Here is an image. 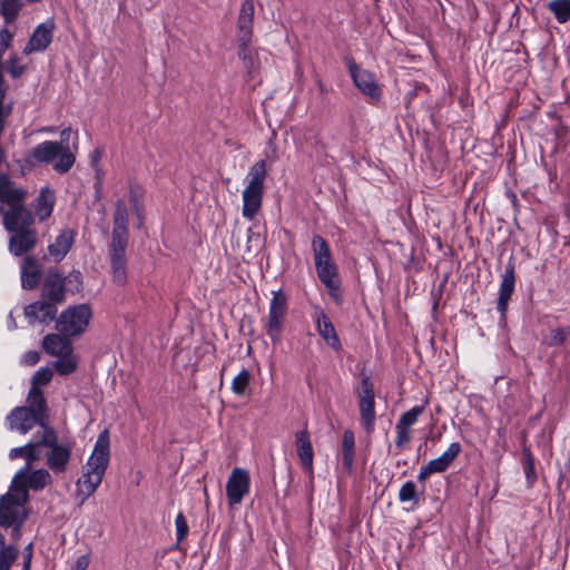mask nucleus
<instances>
[{"label":"nucleus","instance_id":"f257e3e1","mask_svg":"<svg viewBox=\"0 0 570 570\" xmlns=\"http://www.w3.org/2000/svg\"><path fill=\"white\" fill-rule=\"evenodd\" d=\"M28 500L26 485L17 481H12L9 491L0 497V531L4 534L9 531L13 542L20 541L21 529L28 518Z\"/></svg>","mask_w":570,"mask_h":570},{"label":"nucleus","instance_id":"f03ea898","mask_svg":"<svg viewBox=\"0 0 570 570\" xmlns=\"http://www.w3.org/2000/svg\"><path fill=\"white\" fill-rule=\"evenodd\" d=\"M110 460L109 433L104 430L97 438L81 478L77 481V495L83 503L100 485Z\"/></svg>","mask_w":570,"mask_h":570},{"label":"nucleus","instance_id":"7ed1b4c3","mask_svg":"<svg viewBox=\"0 0 570 570\" xmlns=\"http://www.w3.org/2000/svg\"><path fill=\"white\" fill-rule=\"evenodd\" d=\"M26 189L16 186L8 175H0V214L4 228H12L13 219L30 220L31 212L26 207Z\"/></svg>","mask_w":570,"mask_h":570},{"label":"nucleus","instance_id":"20e7f679","mask_svg":"<svg viewBox=\"0 0 570 570\" xmlns=\"http://www.w3.org/2000/svg\"><path fill=\"white\" fill-rule=\"evenodd\" d=\"M266 177L267 166L265 160L254 163L245 176V188L242 194V214L249 220H252L262 208Z\"/></svg>","mask_w":570,"mask_h":570},{"label":"nucleus","instance_id":"39448f33","mask_svg":"<svg viewBox=\"0 0 570 570\" xmlns=\"http://www.w3.org/2000/svg\"><path fill=\"white\" fill-rule=\"evenodd\" d=\"M39 449L42 451L46 465L56 474L65 473L71 460L72 445L69 442H60L56 429H47L45 434H39Z\"/></svg>","mask_w":570,"mask_h":570},{"label":"nucleus","instance_id":"423d86ee","mask_svg":"<svg viewBox=\"0 0 570 570\" xmlns=\"http://www.w3.org/2000/svg\"><path fill=\"white\" fill-rule=\"evenodd\" d=\"M30 157L38 164H51L58 174L68 173L76 161V156L69 145L52 140L36 145L30 151Z\"/></svg>","mask_w":570,"mask_h":570},{"label":"nucleus","instance_id":"0eeeda50","mask_svg":"<svg viewBox=\"0 0 570 570\" xmlns=\"http://www.w3.org/2000/svg\"><path fill=\"white\" fill-rule=\"evenodd\" d=\"M312 249L318 278L330 291V294L332 296H336V292L338 289L337 268L332 259L327 242L322 236L314 235L312 239Z\"/></svg>","mask_w":570,"mask_h":570},{"label":"nucleus","instance_id":"6e6552de","mask_svg":"<svg viewBox=\"0 0 570 570\" xmlns=\"http://www.w3.org/2000/svg\"><path fill=\"white\" fill-rule=\"evenodd\" d=\"M287 314V297L282 289L273 292L268 315L262 320L263 327L274 345L282 341Z\"/></svg>","mask_w":570,"mask_h":570},{"label":"nucleus","instance_id":"1a4fd4ad","mask_svg":"<svg viewBox=\"0 0 570 570\" xmlns=\"http://www.w3.org/2000/svg\"><path fill=\"white\" fill-rule=\"evenodd\" d=\"M91 317L92 312L89 305H73L60 314L56 328L65 336H79L87 330Z\"/></svg>","mask_w":570,"mask_h":570},{"label":"nucleus","instance_id":"9d476101","mask_svg":"<svg viewBox=\"0 0 570 570\" xmlns=\"http://www.w3.org/2000/svg\"><path fill=\"white\" fill-rule=\"evenodd\" d=\"M35 218L30 215V220L13 219L12 228H6L11 234L8 249L14 256H22L29 253L37 244V232L32 228Z\"/></svg>","mask_w":570,"mask_h":570},{"label":"nucleus","instance_id":"9b49d317","mask_svg":"<svg viewBox=\"0 0 570 570\" xmlns=\"http://www.w3.org/2000/svg\"><path fill=\"white\" fill-rule=\"evenodd\" d=\"M6 424L10 431H16L23 435L36 426L40 429L36 434H45L47 429L52 428L48 421L22 406H17L10 411L6 416Z\"/></svg>","mask_w":570,"mask_h":570},{"label":"nucleus","instance_id":"f8f14e48","mask_svg":"<svg viewBox=\"0 0 570 570\" xmlns=\"http://www.w3.org/2000/svg\"><path fill=\"white\" fill-rule=\"evenodd\" d=\"M129 235H112L109 244V258L112 271V281L117 285L127 283V258L126 250Z\"/></svg>","mask_w":570,"mask_h":570},{"label":"nucleus","instance_id":"ddd939ff","mask_svg":"<svg viewBox=\"0 0 570 570\" xmlns=\"http://www.w3.org/2000/svg\"><path fill=\"white\" fill-rule=\"evenodd\" d=\"M250 476L244 468H234L226 483V497L230 508L240 504L249 493Z\"/></svg>","mask_w":570,"mask_h":570},{"label":"nucleus","instance_id":"4468645a","mask_svg":"<svg viewBox=\"0 0 570 570\" xmlns=\"http://www.w3.org/2000/svg\"><path fill=\"white\" fill-rule=\"evenodd\" d=\"M375 393L371 379L364 376L361 381L360 413L362 425L367 433L373 432L375 422Z\"/></svg>","mask_w":570,"mask_h":570},{"label":"nucleus","instance_id":"2eb2a0df","mask_svg":"<svg viewBox=\"0 0 570 570\" xmlns=\"http://www.w3.org/2000/svg\"><path fill=\"white\" fill-rule=\"evenodd\" d=\"M10 460L22 458L26 460V465L20 469L12 481H17L22 476H26L27 472L31 469V465L42 458V451L39 449V434H35L30 441L23 446L12 448L8 454Z\"/></svg>","mask_w":570,"mask_h":570},{"label":"nucleus","instance_id":"dca6fc26","mask_svg":"<svg viewBox=\"0 0 570 570\" xmlns=\"http://www.w3.org/2000/svg\"><path fill=\"white\" fill-rule=\"evenodd\" d=\"M515 288V266L510 259L507 264L503 274L501 275V283L499 288V297L497 303V309L502 317L505 316L508 311L509 301Z\"/></svg>","mask_w":570,"mask_h":570},{"label":"nucleus","instance_id":"f3484780","mask_svg":"<svg viewBox=\"0 0 570 570\" xmlns=\"http://www.w3.org/2000/svg\"><path fill=\"white\" fill-rule=\"evenodd\" d=\"M350 73L354 85L361 92L370 97L371 100L377 101L381 98V89L375 81V77L367 70L361 69L355 65L350 66Z\"/></svg>","mask_w":570,"mask_h":570},{"label":"nucleus","instance_id":"a211bd4d","mask_svg":"<svg viewBox=\"0 0 570 570\" xmlns=\"http://www.w3.org/2000/svg\"><path fill=\"white\" fill-rule=\"evenodd\" d=\"M57 306L53 303L47 302L46 299H39L24 307V317L28 323L33 325L35 323H51L57 315Z\"/></svg>","mask_w":570,"mask_h":570},{"label":"nucleus","instance_id":"6ab92c4d","mask_svg":"<svg viewBox=\"0 0 570 570\" xmlns=\"http://www.w3.org/2000/svg\"><path fill=\"white\" fill-rule=\"evenodd\" d=\"M255 7L253 0H245L237 18V41L249 45L253 37Z\"/></svg>","mask_w":570,"mask_h":570},{"label":"nucleus","instance_id":"aec40b11","mask_svg":"<svg viewBox=\"0 0 570 570\" xmlns=\"http://www.w3.org/2000/svg\"><path fill=\"white\" fill-rule=\"evenodd\" d=\"M55 30V22L48 20L40 23L33 31L31 38L23 49L24 55H29L33 51H43L52 41Z\"/></svg>","mask_w":570,"mask_h":570},{"label":"nucleus","instance_id":"412c9836","mask_svg":"<svg viewBox=\"0 0 570 570\" xmlns=\"http://www.w3.org/2000/svg\"><path fill=\"white\" fill-rule=\"evenodd\" d=\"M42 299L56 306L65 301V277L57 272H49L42 285Z\"/></svg>","mask_w":570,"mask_h":570},{"label":"nucleus","instance_id":"4be33fe9","mask_svg":"<svg viewBox=\"0 0 570 570\" xmlns=\"http://www.w3.org/2000/svg\"><path fill=\"white\" fill-rule=\"evenodd\" d=\"M314 321L316 331L325 343L335 352H338L342 348V344L330 317L323 311H317L314 315Z\"/></svg>","mask_w":570,"mask_h":570},{"label":"nucleus","instance_id":"5701e85b","mask_svg":"<svg viewBox=\"0 0 570 570\" xmlns=\"http://www.w3.org/2000/svg\"><path fill=\"white\" fill-rule=\"evenodd\" d=\"M42 276L41 264L32 256H27L21 263V284L24 289L36 288Z\"/></svg>","mask_w":570,"mask_h":570},{"label":"nucleus","instance_id":"b1692460","mask_svg":"<svg viewBox=\"0 0 570 570\" xmlns=\"http://www.w3.org/2000/svg\"><path fill=\"white\" fill-rule=\"evenodd\" d=\"M76 233L71 228H63L55 242L48 246L49 255L55 262L62 261L75 242Z\"/></svg>","mask_w":570,"mask_h":570},{"label":"nucleus","instance_id":"393cba45","mask_svg":"<svg viewBox=\"0 0 570 570\" xmlns=\"http://www.w3.org/2000/svg\"><path fill=\"white\" fill-rule=\"evenodd\" d=\"M70 336L59 334H48L42 340V347L51 356H60L72 352Z\"/></svg>","mask_w":570,"mask_h":570},{"label":"nucleus","instance_id":"a878e982","mask_svg":"<svg viewBox=\"0 0 570 570\" xmlns=\"http://www.w3.org/2000/svg\"><path fill=\"white\" fill-rule=\"evenodd\" d=\"M296 450L302 465L308 473H313V448L306 429L296 433Z\"/></svg>","mask_w":570,"mask_h":570},{"label":"nucleus","instance_id":"bb28decb","mask_svg":"<svg viewBox=\"0 0 570 570\" xmlns=\"http://www.w3.org/2000/svg\"><path fill=\"white\" fill-rule=\"evenodd\" d=\"M461 450L462 448L459 442L451 443L440 456L428 463L429 469L432 470L433 473H442L446 471L461 453Z\"/></svg>","mask_w":570,"mask_h":570},{"label":"nucleus","instance_id":"cd10ccee","mask_svg":"<svg viewBox=\"0 0 570 570\" xmlns=\"http://www.w3.org/2000/svg\"><path fill=\"white\" fill-rule=\"evenodd\" d=\"M461 450L462 448L459 442L451 443L440 456L428 463L429 469L432 470L433 473H442L446 471L461 453Z\"/></svg>","mask_w":570,"mask_h":570},{"label":"nucleus","instance_id":"c85d7f7f","mask_svg":"<svg viewBox=\"0 0 570 570\" xmlns=\"http://www.w3.org/2000/svg\"><path fill=\"white\" fill-rule=\"evenodd\" d=\"M19 542H13L11 538L7 540L6 534L0 531V570H10L19 557Z\"/></svg>","mask_w":570,"mask_h":570},{"label":"nucleus","instance_id":"c756f323","mask_svg":"<svg viewBox=\"0 0 570 570\" xmlns=\"http://www.w3.org/2000/svg\"><path fill=\"white\" fill-rule=\"evenodd\" d=\"M23 407L31 410L33 413L49 422V407L43 395V392L39 387L31 386L27 396V405H24Z\"/></svg>","mask_w":570,"mask_h":570},{"label":"nucleus","instance_id":"7c9ffc66","mask_svg":"<svg viewBox=\"0 0 570 570\" xmlns=\"http://www.w3.org/2000/svg\"><path fill=\"white\" fill-rule=\"evenodd\" d=\"M52 478L48 470L38 469L35 471L27 472L26 476H22L18 480V484H24L27 491L30 489L32 491H40L45 489L47 485L51 484Z\"/></svg>","mask_w":570,"mask_h":570},{"label":"nucleus","instance_id":"2f4dec72","mask_svg":"<svg viewBox=\"0 0 570 570\" xmlns=\"http://www.w3.org/2000/svg\"><path fill=\"white\" fill-rule=\"evenodd\" d=\"M55 193L49 187L41 188L38 197L35 199L33 209L39 220H45L52 214L55 206Z\"/></svg>","mask_w":570,"mask_h":570},{"label":"nucleus","instance_id":"473e14b6","mask_svg":"<svg viewBox=\"0 0 570 570\" xmlns=\"http://www.w3.org/2000/svg\"><path fill=\"white\" fill-rule=\"evenodd\" d=\"M112 235H128V212L127 206L122 199L116 202L114 213V227Z\"/></svg>","mask_w":570,"mask_h":570},{"label":"nucleus","instance_id":"72a5a7b5","mask_svg":"<svg viewBox=\"0 0 570 570\" xmlns=\"http://www.w3.org/2000/svg\"><path fill=\"white\" fill-rule=\"evenodd\" d=\"M355 439L351 430H345L342 440V462L346 470H351L354 462Z\"/></svg>","mask_w":570,"mask_h":570},{"label":"nucleus","instance_id":"f704fd0d","mask_svg":"<svg viewBox=\"0 0 570 570\" xmlns=\"http://www.w3.org/2000/svg\"><path fill=\"white\" fill-rule=\"evenodd\" d=\"M22 0H0V16L6 24L12 23L22 9Z\"/></svg>","mask_w":570,"mask_h":570},{"label":"nucleus","instance_id":"c9c22d12","mask_svg":"<svg viewBox=\"0 0 570 570\" xmlns=\"http://www.w3.org/2000/svg\"><path fill=\"white\" fill-rule=\"evenodd\" d=\"M548 8L558 22L564 23L570 20V0H551Z\"/></svg>","mask_w":570,"mask_h":570},{"label":"nucleus","instance_id":"e433bc0d","mask_svg":"<svg viewBox=\"0 0 570 570\" xmlns=\"http://www.w3.org/2000/svg\"><path fill=\"white\" fill-rule=\"evenodd\" d=\"M57 357L58 360L55 362L53 366L59 374L68 375L76 371L77 357L73 355L72 352H69L68 354H63Z\"/></svg>","mask_w":570,"mask_h":570},{"label":"nucleus","instance_id":"4c0bfd02","mask_svg":"<svg viewBox=\"0 0 570 570\" xmlns=\"http://www.w3.org/2000/svg\"><path fill=\"white\" fill-rule=\"evenodd\" d=\"M250 373L248 370L243 368L232 382V391L236 395H244L249 389Z\"/></svg>","mask_w":570,"mask_h":570},{"label":"nucleus","instance_id":"58836bf2","mask_svg":"<svg viewBox=\"0 0 570 570\" xmlns=\"http://www.w3.org/2000/svg\"><path fill=\"white\" fill-rule=\"evenodd\" d=\"M399 500L402 503L412 502L414 505L419 503L416 485L413 481H406L399 491Z\"/></svg>","mask_w":570,"mask_h":570},{"label":"nucleus","instance_id":"ea45409f","mask_svg":"<svg viewBox=\"0 0 570 570\" xmlns=\"http://www.w3.org/2000/svg\"><path fill=\"white\" fill-rule=\"evenodd\" d=\"M423 405H415L409 411L404 412L396 424L411 430V426L416 423L419 416L423 413Z\"/></svg>","mask_w":570,"mask_h":570},{"label":"nucleus","instance_id":"a19ab883","mask_svg":"<svg viewBox=\"0 0 570 570\" xmlns=\"http://www.w3.org/2000/svg\"><path fill=\"white\" fill-rule=\"evenodd\" d=\"M53 372L50 367H40L31 379V386L47 385L52 379Z\"/></svg>","mask_w":570,"mask_h":570},{"label":"nucleus","instance_id":"79ce46f5","mask_svg":"<svg viewBox=\"0 0 570 570\" xmlns=\"http://www.w3.org/2000/svg\"><path fill=\"white\" fill-rule=\"evenodd\" d=\"M569 334H570V327L552 330L550 332L549 345H551V346L562 345L566 342Z\"/></svg>","mask_w":570,"mask_h":570},{"label":"nucleus","instance_id":"37998d69","mask_svg":"<svg viewBox=\"0 0 570 570\" xmlns=\"http://www.w3.org/2000/svg\"><path fill=\"white\" fill-rule=\"evenodd\" d=\"M175 525H176V537H177V543H180L188 533V524L186 521V518L180 512L177 514L175 519Z\"/></svg>","mask_w":570,"mask_h":570},{"label":"nucleus","instance_id":"c03bdc74","mask_svg":"<svg viewBox=\"0 0 570 570\" xmlns=\"http://www.w3.org/2000/svg\"><path fill=\"white\" fill-rule=\"evenodd\" d=\"M395 430H396L395 445L399 449H402L411 440V436H412L411 435V430L406 429V428H403V426H400L397 424L395 426Z\"/></svg>","mask_w":570,"mask_h":570},{"label":"nucleus","instance_id":"a18cd8bd","mask_svg":"<svg viewBox=\"0 0 570 570\" xmlns=\"http://www.w3.org/2000/svg\"><path fill=\"white\" fill-rule=\"evenodd\" d=\"M12 38L13 33L10 32L7 28L0 30V65H2V56L9 48Z\"/></svg>","mask_w":570,"mask_h":570},{"label":"nucleus","instance_id":"49530a36","mask_svg":"<svg viewBox=\"0 0 570 570\" xmlns=\"http://www.w3.org/2000/svg\"><path fill=\"white\" fill-rule=\"evenodd\" d=\"M8 71L12 78H18L24 72V66L18 63V57L12 56L8 62Z\"/></svg>","mask_w":570,"mask_h":570},{"label":"nucleus","instance_id":"de8ad7c7","mask_svg":"<svg viewBox=\"0 0 570 570\" xmlns=\"http://www.w3.org/2000/svg\"><path fill=\"white\" fill-rule=\"evenodd\" d=\"M40 360V354L37 351H28L22 356V363L27 366L36 365Z\"/></svg>","mask_w":570,"mask_h":570},{"label":"nucleus","instance_id":"09e8293b","mask_svg":"<svg viewBox=\"0 0 570 570\" xmlns=\"http://www.w3.org/2000/svg\"><path fill=\"white\" fill-rule=\"evenodd\" d=\"M524 473H525L528 480L534 473L533 460H532V456L530 454H527V461H525V464H524Z\"/></svg>","mask_w":570,"mask_h":570},{"label":"nucleus","instance_id":"8fccbe9b","mask_svg":"<svg viewBox=\"0 0 570 570\" xmlns=\"http://www.w3.org/2000/svg\"><path fill=\"white\" fill-rule=\"evenodd\" d=\"M431 474H433L432 470L429 469V464L421 466L420 472L417 474V480L420 482H424Z\"/></svg>","mask_w":570,"mask_h":570},{"label":"nucleus","instance_id":"3c124183","mask_svg":"<svg viewBox=\"0 0 570 570\" xmlns=\"http://www.w3.org/2000/svg\"><path fill=\"white\" fill-rule=\"evenodd\" d=\"M238 56L240 59H243L244 61H252L250 60V57H249V50H248V45H244V43H240L239 42V50H238Z\"/></svg>","mask_w":570,"mask_h":570},{"label":"nucleus","instance_id":"603ef678","mask_svg":"<svg viewBox=\"0 0 570 570\" xmlns=\"http://www.w3.org/2000/svg\"><path fill=\"white\" fill-rule=\"evenodd\" d=\"M71 134H72V129L70 127L62 129L60 132V141H58V144L69 145L68 141H69Z\"/></svg>","mask_w":570,"mask_h":570},{"label":"nucleus","instance_id":"864d4df0","mask_svg":"<svg viewBox=\"0 0 570 570\" xmlns=\"http://www.w3.org/2000/svg\"><path fill=\"white\" fill-rule=\"evenodd\" d=\"M31 559H32V543H29L24 548L23 562H28V564H31Z\"/></svg>","mask_w":570,"mask_h":570},{"label":"nucleus","instance_id":"5fc2aeb1","mask_svg":"<svg viewBox=\"0 0 570 570\" xmlns=\"http://www.w3.org/2000/svg\"><path fill=\"white\" fill-rule=\"evenodd\" d=\"M89 564V559L87 556H81L78 558L77 560V568L78 569H81V570H85Z\"/></svg>","mask_w":570,"mask_h":570},{"label":"nucleus","instance_id":"6e6d98bb","mask_svg":"<svg viewBox=\"0 0 570 570\" xmlns=\"http://www.w3.org/2000/svg\"><path fill=\"white\" fill-rule=\"evenodd\" d=\"M8 327H9V330H14L17 327V324H16L14 318L12 317V314H9Z\"/></svg>","mask_w":570,"mask_h":570},{"label":"nucleus","instance_id":"4d7b16f0","mask_svg":"<svg viewBox=\"0 0 570 570\" xmlns=\"http://www.w3.org/2000/svg\"><path fill=\"white\" fill-rule=\"evenodd\" d=\"M100 159V151L99 150H95L92 153V163H98V160Z\"/></svg>","mask_w":570,"mask_h":570},{"label":"nucleus","instance_id":"13d9d810","mask_svg":"<svg viewBox=\"0 0 570 570\" xmlns=\"http://www.w3.org/2000/svg\"><path fill=\"white\" fill-rule=\"evenodd\" d=\"M317 86H318V89H320L321 92H323V94L326 92V87L322 82V80H320V79L317 80Z\"/></svg>","mask_w":570,"mask_h":570},{"label":"nucleus","instance_id":"bf43d9fd","mask_svg":"<svg viewBox=\"0 0 570 570\" xmlns=\"http://www.w3.org/2000/svg\"><path fill=\"white\" fill-rule=\"evenodd\" d=\"M31 564H28V562H23L21 570H30Z\"/></svg>","mask_w":570,"mask_h":570}]
</instances>
